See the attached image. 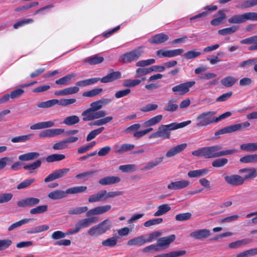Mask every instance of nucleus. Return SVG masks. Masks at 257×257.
<instances>
[{"mask_svg":"<svg viewBox=\"0 0 257 257\" xmlns=\"http://www.w3.org/2000/svg\"><path fill=\"white\" fill-rule=\"evenodd\" d=\"M205 159L218 158L232 155L237 152L235 149L222 150V147L220 145L204 147Z\"/></svg>","mask_w":257,"mask_h":257,"instance_id":"obj_1","label":"nucleus"},{"mask_svg":"<svg viewBox=\"0 0 257 257\" xmlns=\"http://www.w3.org/2000/svg\"><path fill=\"white\" fill-rule=\"evenodd\" d=\"M111 226V221L106 219L90 228L87 230V233L91 236H98L109 230Z\"/></svg>","mask_w":257,"mask_h":257,"instance_id":"obj_2","label":"nucleus"},{"mask_svg":"<svg viewBox=\"0 0 257 257\" xmlns=\"http://www.w3.org/2000/svg\"><path fill=\"white\" fill-rule=\"evenodd\" d=\"M123 194L122 191H111L107 192L106 190H102L90 195L88 199L89 203H94L99 201H105L109 198H114Z\"/></svg>","mask_w":257,"mask_h":257,"instance_id":"obj_3","label":"nucleus"},{"mask_svg":"<svg viewBox=\"0 0 257 257\" xmlns=\"http://www.w3.org/2000/svg\"><path fill=\"white\" fill-rule=\"evenodd\" d=\"M216 112L209 111L199 114L196 118V126L203 127L215 123V114Z\"/></svg>","mask_w":257,"mask_h":257,"instance_id":"obj_4","label":"nucleus"},{"mask_svg":"<svg viewBox=\"0 0 257 257\" xmlns=\"http://www.w3.org/2000/svg\"><path fill=\"white\" fill-rule=\"evenodd\" d=\"M143 53V49L138 47L133 51L126 53L119 57V61L124 63H128L138 60Z\"/></svg>","mask_w":257,"mask_h":257,"instance_id":"obj_5","label":"nucleus"},{"mask_svg":"<svg viewBox=\"0 0 257 257\" xmlns=\"http://www.w3.org/2000/svg\"><path fill=\"white\" fill-rule=\"evenodd\" d=\"M81 115L83 116L82 120L87 121L103 117L106 115V112L102 110L95 112L89 107L83 111Z\"/></svg>","mask_w":257,"mask_h":257,"instance_id":"obj_6","label":"nucleus"},{"mask_svg":"<svg viewBox=\"0 0 257 257\" xmlns=\"http://www.w3.org/2000/svg\"><path fill=\"white\" fill-rule=\"evenodd\" d=\"M195 84L194 81H187L173 87L172 89L175 94L183 95L188 92L190 88Z\"/></svg>","mask_w":257,"mask_h":257,"instance_id":"obj_7","label":"nucleus"},{"mask_svg":"<svg viewBox=\"0 0 257 257\" xmlns=\"http://www.w3.org/2000/svg\"><path fill=\"white\" fill-rule=\"evenodd\" d=\"M249 125L250 123L246 121L241 123H237L227 126L219 130V131L221 135L232 133L233 132L241 130L243 128L247 127Z\"/></svg>","mask_w":257,"mask_h":257,"instance_id":"obj_8","label":"nucleus"},{"mask_svg":"<svg viewBox=\"0 0 257 257\" xmlns=\"http://www.w3.org/2000/svg\"><path fill=\"white\" fill-rule=\"evenodd\" d=\"M97 220V217L92 216L86 218L76 222L74 227L78 232L81 230V229L87 228L91 224L96 223Z\"/></svg>","mask_w":257,"mask_h":257,"instance_id":"obj_9","label":"nucleus"},{"mask_svg":"<svg viewBox=\"0 0 257 257\" xmlns=\"http://www.w3.org/2000/svg\"><path fill=\"white\" fill-rule=\"evenodd\" d=\"M211 235L210 230L208 229H200L196 230L189 234L190 237L194 239L204 240Z\"/></svg>","mask_w":257,"mask_h":257,"instance_id":"obj_10","label":"nucleus"},{"mask_svg":"<svg viewBox=\"0 0 257 257\" xmlns=\"http://www.w3.org/2000/svg\"><path fill=\"white\" fill-rule=\"evenodd\" d=\"M40 202L39 198L35 197H28L18 201L17 206L21 208L33 207L38 205Z\"/></svg>","mask_w":257,"mask_h":257,"instance_id":"obj_11","label":"nucleus"},{"mask_svg":"<svg viewBox=\"0 0 257 257\" xmlns=\"http://www.w3.org/2000/svg\"><path fill=\"white\" fill-rule=\"evenodd\" d=\"M183 52L184 50L182 49H177L175 50L166 51L161 49L158 50L156 52V54L159 58H171L180 55L182 53H183Z\"/></svg>","mask_w":257,"mask_h":257,"instance_id":"obj_12","label":"nucleus"},{"mask_svg":"<svg viewBox=\"0 0 257 257\" xmlns=\"http://www.w3.org/2000/svg\"><path fill=\"white\" fill-rule=\"evenodd\" d=\"M110 72L106 76L100 78V80L102 83H107L113 82L121 77V73L119 71H114L112 69L110 70Z\"/></svg>","mask_w":257,"mask_h":257,"instance_id":"obj_13","label":"nucleus"},{"mask_svg":"<svg viewBox=\"0 0 257 257\" xmlns=\"http://www.w3.org/2000/svg\"><path fill=\"white\" fill-rule=\"evenodd\" d=\"M170 131L166 125H161L158 130L151 135L150 138L162 137L163 138L169 139Z\"/></svg>","mask_w":257,"mask_h":257,"instance_id":"obj_14","label":"nucleus"},{"mask_svg":"<svg viewBox=\"0 0 257 257\" xmlns=\"http://www.w3.org/2000/svg\"><path fill=\"white\" fill-rule=\"evenodd\" d=\"M111 208V206L110 205L97 206L88 210L86 213V216H91V215L101 214L109 211Z\"/></svg>","mask_w":257,"mask_h":257,"instance_id":"obj_15","label":"nucleus"},{"mask_svg":"<svg viewBox=\"0 0 257 257\" xmlns=\"http://www.w3.org/2000/svg\"><path fill=\"white\" fill-rule=\"evenodd\" d=\"M56 120H49L47 121H42L36 123L30 126V129L32 130H41L46 128H50L55 126Z\"/></svg>","mask_w":257,"mask_h":257,"instance_id":"obj_16","label":"nucleus"},{"mask_svg":"<svg viewBox=\"0 0 257 257\" xmlns=\"http://www.w3.org/2000/svg\"><path fill=\"white\" fill-rule=\"evenodd\" d=\"M186 147L187 144L185 143L174 147L167 151L166 154V156L168 158L173 157L183 151L186 149Z\"/></svg>","mask_w":257,"mask_h":257,"instance_id":"obj_17","label":"nucleus"},{"mask_svg":"<svg viewBox=\"0 0 257 257\" xmlns=\"http://www.w3.org/2000/svg\"><path fill=\"white\" fill-rule=\"evenodd\" d=\"M189 182L187 180H181L172 182L168 185V188L171 190H179L187 187Z\"/></svg>","mask_w":257,"mask_h":257,"instance_id":"obj_18","label":"nucleus"},{"mask_svg":"<svg viewBox=\"0 0 257 257\" xmlns=\"http://www.w3.org/2000/svg\"><path fill=\"white\" fill-rule=\"evenodd\" d=\"M42 164L41 159L37 160L35 162L24 166L23 169L27 171L29 174H34L36 170L39 168Z\"/></svg>","mask_w":257,"mask_h":257,"instance_id":"obj_19","label":"nucleus"},{"mask_svg":"<svg viewBox=\"0 0 257 257\" xmlns=\"http://www.w3.org/2000/svg\"><path fill=\"white\" fill-rule=\"evenodd\" d=\"M169 39L167 35L164 33H160L152 37L149 42L152 44H159L167 41Z\"/></svg>","mask_w":257,"mask_h":257,"instance_id":"obj_20","label":"nucleus"},{"mask_svg":"<svg viewBox=\"0 0 257 257\" xmlns=\"http://www.w3.org/2000/svg\"><path fill=\"white\" fill-rule=\"evenodd\" d=\"M240 43L243 44H251V45L248 47V50L250 51L257 50V36H252L241 40Z\"/></svg>","mask_w":257,"mask_h":257,"instance_id":"obj_21","label":"nucleus"},{"mask_svg":"<svg viewBox=\"0 0 257 257\" xmlns=\"http://www.w3.org/2000/svg\"><path fill=\"white\" fill-rule=\"evenodd\" d=\"M40 154L37 152L27 153L19 156L18 159L21 161H30L37 159Z\"/></svg>","mask_w":257,"mask_h":257,"instance_id":"obj_22","label":"nucleus"},{"mask_svg":"<svg viewBox=\"0 0 257 257\" xmlns=\"http://www.w3.org/2000/svg\"><path fill=\"white\" fill-rule=\"evenodd\" d=\"M176 236L174 234H172L166 237H161L157 240V243L160 247L164 246H168L175 239Z\"/></svg>","mask_w":257,"mask_h":257,"instance_id":"obj_23","label":"nucleus"},{"mask_svg":"<svg viewBox=\"0 0 257 257\" xmlns=\"http://www.w3.org/2000/svg\"><path fill=\"white\" fill-rule=\"evenodd\" d=\"M147 243L146 238L143 235L138 237H135L130 239L127 242V245L128 246H141Z\"/></svg>","mask_w":257,"mask_h":257,"instance_id":"obj_24","label":"nucleus"},{"mask_svg":"<svg viewBox=\"0 0 257 257\" xmlns=\"http://www.w3.org/2000/svg\"><path fill=\"white\" fill-rule=\"evenodd\" d=\"M104 60L103 57L98 55H94L93 56L87 57L84 60V62L88 63L90 65H96L102 62Z\"/></svg>","mask_w":257,"mask_h":257,"instance_id":"obj_25","label":"nucleus"},{"mask_svg":"<svg viewBox=\"0 0 257 257\" xmlns=\"http://www.w3.org/2000/svg\"><path fill=\"white\" fill-rule=\"evenodd\" d=\"M163 115L161 114L157 115L153 117H152L143 123V126L145 127H150L151 126L155 125L159 123L162 119Z\"/></svg>","mask_w":257,"mask_h":257,"instance_id":"obj_26","label":"nucleus"},{"mask_svg":"<svg viewBox=\"0 0 257 257\" xmlns=\"http://www.w3.org/2000/svg\"><path fill=\"white\" fill-rule=\"evenodd\" d=\"M66 190L65 191L57 190L48 194V197L53 200L60 199L66 196Z\"/></svg>","mask_w":257,"mask_h":257,"instance_id":"obj_27","label":"nucleus"},{"mask_svg":"<svg viewBox=\"0 0 257 257\" xmlns=\"http://www.w3.org/2000/svg\"><path fill=\"white\" fill-rule=\"evenodd\" d=\"M99 80L100 78L98 77L91 78L79 81L76 83V85L80 87H85L88 85L95 84Z\"/></svg>","mask_w":257,"mask_h":257,"instance_id":"obj_28","label":"nucleus"},{"mask_svg":"<svg viewBox=\"0 0 257 257\" xmlns=\"http://www.w3.org/2000/svg\"><path fill=\"white\" fill-rule=\"evenodd\" d=\"M113 119V117L108 116L97 119V120L89 123V125L101 126L110 122Z\"/></svg>","mask_w":257,"mask_h":257,"instance_id":"obj_29","label":"nucleus"},{"mask_svg":"<svg viewBox=\"0 0 257 257\" xmlns=\"http://www.w3.org/2000/svg\"><path fill=\"white\" fill-rule=\"evenodd\" d=\"M230 24H241L246 22L245 13L241 15L232 16L228 20Z\"/></svg>","mask_w":257,"mask_h":257,"instance_id":"obj_30","label":"nucleus"},{"mask_svg":"<svg viewBox=\"0 0 257 257\" xmlns=\"http://www.w3.org/2000/svg\"><path fill=\"white\" fill-rule=\"evenodd\" d=\"M251 241L252 239H251L244 238L230 243L228 246L231 248H237L241 246L249 244Z\"/></svg>","mask_w":257,"mask_h":257,"instance_id":"obj_31","label":"nucleus"},{"mask_svg":"<svg viewBox=\"0 0 257 257\" xmlns=\"http://www.w3.org/2000/svg\"><path fill=\"white\" fill-rule=\"evenodd\" d=\"M33 137V134H29L25 135L17 136L11 139V142L13 143H24L31 140Z\"/></svg>","mask_w":257,"mask_h":257,"instance_id":"obj_32","label":"nucleus"},{"mask_svg":"<svg viewBox=\"0 0 257 257\" xmlns=\"http://www.w3.org/2000/svg\"><path fill=\"white\" fill-rule=\"evenodd\" d=\"M237 81V79L231 76H226L221 80V83L226 87L232 86Z\"/></svg>","mask_w":257,"mask_h":257,"instance_id":"obj_33","label":"nucleus"},{"mask_svg":"<svg viewBox=\"0 0 257 257\" xmlns=\"http://www.w3.org/2000/svg\"><path fill=\"white\" fill-rule=\"evenodd\" d=\"M120 181V178H102L98 181L101 185H108L117 183Z\"/></svg>","mask_w":257,"mask_h":257,"instance_id":"obj_34","label":"nucleus"},{"mask_svg":"<svg viewBox=\"0 0 257 257\" xmlns=\"http://www.w3.org/2000/svg\"><path fill=\"white\" fill-rule=\"evenodd\" d=\"M80 121L79 117L75 115L66 117L63 123L67 125L70 126L78 123Z\"/></svg>","mask_w":257,"mask_h":257,"instance_id":"obj_35","label":"nucleus"},{"mask_svg":"<svg viewBox=\"0 0 257 257\" xmlns=\"http://www.w3.org/2000/svg\"><path fill=\"white\" fill-rule=\"evenodd\" d=\"M248 178H225V181L233 186L242 185Z\"/></svg>","mask_w":257,"mask_h":257,"instance_id":"obj_36","label":"nucleus"},{"mask_svg":"<svg viewBox=\"0 0 257 257\" xmlns=\"http://www.w3.org/2000/svg\"><path fill=\"white\" fill-rule=\"evenodd\" d=\"M191 123V121L190 120H187L186 121L182 122L181 123H176L173 122L169 124H167V126L170 130V131L177 130L180 128H183Z\"/></svg>","mask_w":257,"mask_h":257,"instance_id":"obj_37","label":"nucleus"},{"mask_svg":"<svg viewBox=\"0 0 257 257\" xmlns=\"http://www.w3.org/2000/svg\"><path fill=\"white\" fill-rule=\"evenodd\" d=\"M76 76L74 73L69 74L55 81L56 84L58 85H67L71 81V80Z\"/></svg>","mask_w":257,"mask_h":257,"instance_id":"obj_38","label":"nucleus"},{"mask_svg":"<svg viewBox=\"0 0 257 257\" xmlns=\"http://www.w3.org/2000/svg\"><path fill=\"white\" fill-rule=\"evenodd\" d=\"M225 18V14L223 11L220 10L216 15V18L211 21V24L213 26H217L219 25Z\"/></svg>","mask_w":257,"mask_h":257,"instance_id":"obj_39","label":"nucleus"},{"mask_svg":"<svg viewBox=\"0 0 257 257\" xmlns=\"http://www.w3.org/2000/svg\"><path fill=\"white\" fill-rule=\"evenodd\" d=\"M186 251L184 250L171 251L167 253L155 255L154 257H178L184 255Z\"/></svg>","mask_w":257,"mask_h":257,"instance_id":"obj_40","label":"nucleus"},{"mask_svg":"<svg viewBox=\"0 0 257 257\" xmlns=\"http://www.w3.org/2000/svg\"><path fill=\"white\" fill-rule=\"evenodd\" d=\"M208 169H202L194 171H190L188 173V176L189 177H200L205 176L208 174Z\"/></svg>","mask_w":257,"mask_h":257,"instance_id":"obj_41","label":"nucleus"},{"mask_svg":"<svg viewBox=\"0 0 257 257\" xmlns=\"http://www.w3.org/2000/svg\"><path fill=\"white\" fill-rule=\"evenodd\" d=\"M70 169L69 168H63L54 171L49 175L48 177H63L69 175Z\"/></svg>","mask_w":257,"mask_h":257,"instance_id":"obj_42","label":"nucleus"},{"mask_svg":"<svg viewBox=\"0 0 257 257\" xmlns=\"http://www.w3.org/2000/svg\"><path fill=\"white\" fill-rule=\"evenodd\" d=\"M32 220V218H25L13 223L8 227V231H11L14 229L26 224L29 223Z\"/></svg>","mask_w":257,"mask_h":257,"instance_id":"obj_43","label":"nucleus"},{"mask_svg":"<svg viewBox=\"0 0 257 257\" xmlns=\"http://www.w3.org/2000/svg\"><path fill=\"white\" fill-rule=\"evenodd\" d=\"M240 149L241 150L247 152H255L257 151V143H249L240 145Z\"/></svg>","mask_w":257,"mask_h":257,"instance_id":"obj_44","label":"nucleus"},{"mask_svg":"<svg viewBox=\"0 0 257 257\" xmlns=\"http://www.w3.org/2000/svg\"><path fill=\"white\" fill-rule=\"evenodd\" d=\"M240 161L242 163H257V154L247 155L241 157Z\"/></svg>","mask_w":257,"mask_h":257,"instance_id":"obj_45","label":"nucleus"},{"mask_svg":"<svg viewBox=\"0 0 257 257\" xmlns=\"http://www.w3.org/2000/svg\"><path fill=\"white\" fill-rule=\"evenodd\" d=\"M171 210V207L167 204H164L158 207V210L154 213L155 216H160Z\"/></svg>","mask_w":257,"mask_h":257,"instance_id":"obj_46","label":"nucleus"},{"mask_svg":"<svg viewBox=\"0 0 257 257\" xmlns=\"http://www.w3.org/2000/svg\"><path fill=\"white\" fill-rule=\"evenodd\" d=\"M142 82L140 79H125L123 83L122 86L125 87H134L139 85Z\"/></svg>","mask_w":257,"mask_h":257,"instance_id":"obj_47","label":"nucleus"},{"mask_svg":"<svg viewBox=\"0 0 257 257\" xmlns=\"http://www.w3.org/2000/svg\"><path fill=\"white\" fill-rule=\"evenodd\" d=\"M48 210V206L47 205L38 206L35 208L31 209L30 211L31 214L34 215L37 214L43 213Z\"/></svg>","mask_w":257,"mask_h":257,"instance_id":"obj_48","label":"nucleus"},{"mask_svg":"<svg viewBox=\"0 0 257 257\" xmlns=\"http://www.w3.org/2000/svg\"><path fill=\"white\" fill-rule=\"evenodd\" d=\"M49 228V226L47 225L37 226L35 227L31 228L30 230L27 231V233L28 234L39 233L42 231H46Z\"/></svg>","mask_w":257,"mask_h":257,"instance_id":"obj_49","label":"nucleus"},{"mask_svg":"<svg viewBox=\"0 0 257 257\" xmlns=\"http://www.w3.org/2000/svg\"><path fill=\"white\" fill-rule=\"evenodd\" d=\"M87 187L85 186H76L68 188L66 190L67 194H76L85 191L87 190Z\"/></svg>","mask_w":257,"mask_h":257,"instance_id":"obj_50","label":"nucleus"},{"mask_svg":"<svg viewBox=\"0 0 257 257\" xmlns=\"http://www.w3.org/2000/svg\"><path fill=\"white\" fill-rule=\"evenodd\" d=\"M117 237H112L108 238L102 241V245L106 247H114L117 244Z\"/></svg>","mask_w":257,"mask_h":257,"instance_id":"obj_51","label":"nucleus"},{"mask_svg":"<svg viewBox=\"0 0 257 257\" xmlns=\"http://www.w3.org/2000/svg\"><path fill=\"white\" fill-rule=\"evenodd\" d=\"M65 158V156L63 154H54L48 156L46 160L47 162L51 163L56 161H59L64 160Z\"/></svg>","mask_w":257,"mask_h":257,"instance_id":"obj_52","label":"nucleus"},{"mask_svg":"<svg viewBox=\"0 0 257 257\" xmlns=\"http://www.w3.org/2000/svg\"><path fill=\"white\" fill-rule=\"evenodd\" d=\"M104 130V127L102 126L91 131L87 136L86 141L89 142L94 139L97 135L101 133Z\"/></svg>","mask_w":257,"mask_h":257,"instance_id":"obj_53","label":"nucleus"},{"mask_svg":"<svg viewBox=\"0 0 257 257\" xmlns=\"http://www.w3.org/2000/svg\"><path fill=\"white\" fill-rule=\"evenodd\" d=\"M56 104H57L56 99H54L38 103L37 106L39 108H46L51 107Z\"/></svg>","mask_w":257,"mask_h":257,"instance_id":"obj_54","label":"nucleus"},{"mask_svg":"<svg viewBox=\"0 0 257 257\" xmlns=\"http://www.w3.org/2000/svg\"><path fill=\"white\" fill-rule=\"evenodd\" d=\"M88 210L87 206L77 207L69 210L68 213L70 215L80 214L85 212Z\"/></svg>","mask_w":257,"mask_h":257,"instance_id":"obj_55","label":"nucleus"},{"mask_svg":"<svg viewBox=\"0 0 257 257\" xmlns=\"http://www.w3.org/2000/svg\"><path fill=\"white\" fill-rule=\"evenodd\" d=\"M178 108V105L175 103L173 100H169L165 104L164 110L168 111H175Z\"/></svg>","mask_w":257,"mask_h":257,"instance_id":"obj_56","label":"nucleus"},{"mask_svg":"<svg viewBox=\"0 0 257 257\" xmlns=\"http://www.w3.org/2000/svg\"><path fill=\"white\" fill-rule=\"evenodd\" d=\"M239 172L245 174L244 177H255L257 176V170L254 168H243L239 170Z\"/></svg>","mask_w":257,"mask_h":257,"instance_id":"obj_57","label":"nucleus"},{"mask_svg":"<svg viewBox=\"0 0 257 257\" xmlns=\"http://www.w3.org/2000/svg\"><path fill=\"white\" fill-rule=\"evenodd\" d=\"M163 157H161L155 159V160L149 162L147 163L146 166L144 167V170H150L155 166H157L158 164L161 163L163 161Z\"/></svg>","mask_w":257,"mask_h":257,"instance_id":"obj_58","label":"nucleus"},{"mask_svg":"<svg viewBox=\"0 0 257 257\" xmlns=\"http://www.w3.org/2000/svg\"><path fill=\"white\" fill-rule=\"evenodd\" d=\"M237 29L238 28L236 26H234L229 28L219 30L218 31V33L220 35L225 36L234 33L237 31Z\"/></svg>","mask_w":257,"mask_h":257,"instance_id":"obj_59","label":"nucleus"},{"mask_svg":"<svg viewBox=\"0 0 257 257\" xmlns=\"http://www.w3.org/2000/svg\"><path fill=\"white\" fill-rule=\"evenodd\" d=\"M102 91V88H94L91 90L84 92L82 95L84 97H92L99 95Z\"/></svg>","mask_w":257,"mask_h":257,"instance_id":"obj_60","label":"nucleus"},{"mask_svg":"<svg viewBox=\"0 0 257 257\" xmlns=\"http://www.w3.org/2000/svg\"><path fill=\"white\" fill-rule=\"evenodd\" d=\"M76 101L75 98L69 99H61L60 100L56 99L57 104L62 105L63 106H66L75 103Z\"/></svg>","mask_w":257,"mask_h":257,"instance_id":"obj_61","label":"nucleus"},{"mask_svg":"<svg viewBox=\"0 0 257 257\" xmlns=\"http://www.w3.org/2000/svg\"><path fill=\"white\" fill-rule=\"evenodd\" d=\"M257 254V247L250 249L238 254L236 257H248Z\"/></svg>","mask_w":257,"mask_h":257,"instance_id":"obj_62","label":"nucleus"},{"mask_svg":"<svg viewBox=\"0 0 257 257\" xmlns=\"http://www.w3.org/2000/svg\"><path fill=\"white\" fill-rule=\"evenodd\" d=\"M227 162L226 158L217 159L212 162V165L214 167L219 168L225 165Z\"/></svg>","mask_w":257,"mask_h":257,"instance_id":"obj_63","label":"nucleus"},{"mask_svg":"<svg viewBox=\"0 0 257 257\" xmlns=\"http://www.w3.org/2000/svg\"><path fill=\"white\" fill-rule=\"evenodd\" d=\"M158 108V105L155 103H148L147 105L142 107L140 110L144 112H147L156 110Z\"/></svg>","mask_w":257,"mask_h":257,"instance_id":"obj_64","label":"nucleus"}]
</instances>
